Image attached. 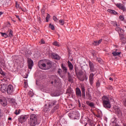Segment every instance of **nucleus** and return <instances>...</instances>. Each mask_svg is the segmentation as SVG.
<instances>
[{
    "mask_svg": "<svg viewBox=\"0 0 126 126\" xmlns=\"http://www.w3.org/2000/svg\"><path fill=\"white\" fill-rule=\"evenodd\" d=\"M55 64V63L47 60H41L38 62V66L41 69H50Z\"/></svg>",
    "mask_w": 126,
    "mask_h": 126,
    "instance_id": "f257e3e1",
    "label": "nucleus"
},
{
    "mask_svg": "<svg viewBox=\"0 0 126 126\" xmlns=\"http://www.w3.org/2000/svg\"><path fill=\"white\" fill-rule=\"evenodd\" d=\"M48 105L49 106H51V107H53V106H55L51 110L52 114H54L55 112H57V111H58V109H59V102L57 101H48Z\"/></svg>",
    "mask_w": 126,
    "mask_h": 126,
    "instance_id": "f03ea898",
    "label": "nucleus"
},
{
    "mask_svg": "<svg viewBox=\"0 0 126 126\" xmlns=\"http://www.w3.org/2000/svg\"><path fill=\"white\" fill-rule=\"evenodd\" d=\"M30 125L31 126H35L37 125V116L32 114L30 116Z\"/></svg>",
    "mask_w": 126,
    "mask_h": 126,
    "instance_id": "7ed1b4c3",
    "label": "nucleus"
},
{
    "mask_svg": "<svg viewBox=\"0 0 126 126\" xmlns=\"http://www.w3.org/2000/svg\"><path fill=\"white\" fill-rule=\"evenodd\" d=\"M68 116L71 119H73L74 120H79V113L77 111H73L72 113H69Z\"/></svg>",
    "mask_w": 126,
    "mask_h": 126,
    "instance_id": "20e7f679",
    "label": "nucleus"
},
{
    "mask_svg": "<svg viewBox=\"0 0 126 126\" xmlns=\"http://www.w3.org/2000/svg\"><path fill=\"white\" fill-rule=\"evenodd\" d=\"M13 91H14V88H13V86L11 85H9L7 89V94L9 95H11L13 93Z\"/></svg>",
    "mask_w": 126,
    "mask_h": 126,
    "instance_id": "39448f33",
    "label": "nucleus"
},
{
    "mask_svg": "<svg viewBox=\"0 0 126 126\" xmlns=\"http://www.w3.org/2000/svg\"><path fill=\"white\" fill-rule=\"evenodd\" d=\"M89 65L90 68L91 72H94V71H96V69L94 66V64L93 63H92L91 61H89Z\"/></svg>",
    "mask_w": 126,
    "mask_h": 126,
    "instance_id": "423d86ee",
    "label": "nucleus"
},
{
    "mask_svg": "<svg viewBox=\"0 0 126 126\" xmlns=\"http://www.w3.org/2000/svg\"><path fill=\"white\" fill-rule=\"evenodd\" d=\"M27 63L29 68L30 69H32V67H33V65H34V63L33 61L31 60V59L28 58L27 60Z\"/></svg>",
    "mask_w": 126,
    "mask_h": 126,
    "instance_id": "0eeeda50",
    "label": "nucleus"
},
{
    "mask_svg": "<svg viewBox=\"0 0 126 126\" xmlns=\"http://www.w3.org/2000/svg\"><path fill=\"white\" fill-rule=\"evenodd\" d=\"M116 6L118 7L120 9H121V10H123V11H126V8L125 6V5L122 4V3H117L116 4Z\"/></svg>",
    "mask_w": 126,
    "mask_h": 126,
    "instance_id": "6e6552de",
    "label": "nucleus"
},
{
    "mask_svg": "<svg viewBox=\"0 0 126 126\" xmlns=\"http://www.w3.org/2000/svg\"><path fill=\"white\" fill-rule=\"evenodd\" d=\"M95 75V73H92L89 75V81L91 85L93 84V81H94V76Z\"/></svg>",
    "mask_w": 126,
    "mask_h": 126,
    "instance_id": "1a4fd4ad",
    "label": "nucleus"
},
{
    "mask_svg": "<svg viewBox=\"0 0 126 126\" xmlns=\"http://www.w3.org/2000/svg\"><path fill=\"white\" fill-rule=\"evenodd\" d=\"M49 108H51V106L49 105V101L47 102V104H45L43 111L45 113L50 111Z\"/></svg>",
    "mask_w": 126,
    "mask_h": 126,
    "instance_id": "9d476101",
    "label": "nucleus"
},
{
    "mask_svg": "<svg viewBox=\"0 0 126 126\" xmlns=\"http://www.w3.org/2000/svg\"><path fill=\"white\" fill-rule=\"evenodd\" d=\"M102 105L105 109H110L111 108V103L110 101H107L106 102H103Z\"/></svg>",
    "mask_w": 126,
    "mask_h": 126,
    "instance_id": "9b49d317",
    "label": "nucleus"
},
{
    "mask_svg": "<svg viewBox=\"0 0 126 126\" xmlns=\"http://www.w3.org/2000/svg\"><path fill=\"white\" fill-rule=\"evenodd\" d=\"M74 68L77 76H78V75H79V76L83 75V71H82V70H79V71H77V67H75Z\"/></svg>",
    "mask_w": 126,
    "mask_h": 126,
    "instance_id": "f8f14e48",
    "label": "nucleus"
},
{
    "mask_svg": "<svg viewBox=\"0 0 126 126\" xmlns=\"http://www.w3.org/2000/svg\"><path fill=\"white\" fill-rule=\"evenodd\" d=\"M76 95L78 98L82 96L81 90L78 87L76 88Z\"/></svg>",
    "mask_w": 126,
    "mask_h": 126,
    "instance_id": "ddd939ff",
    "label": "nucleus"
},
{
    "mask_svg": "<svg viewBox=\"0 0 126 126\" xmlns=\"http://www.w3.org/2000/svg\"><path fill=\"white\" fill-rule=\"evenodd\" d=\"M82 96L83 99H86L85 95V88L83 86H81Z\"/></svg>",
    "mask_w": 126,
    "mask_h": 126,
    "instance_id": "4468645a",
    "label": "nucleus"
},
{
    "mask_svg": "<svg viewBox=\"0 0 126 126\" xmlns=\"http://www.w3.org/2000/svg\"><path fill=\"white\" fill-rule=\"evenodd\" d=\"M19 123H21V124H23L25 121H26V118L25 116H21L20 118L18 119Z\"/></svg>",
    "mask_w": 126,
    "mask_h": 126,
    "instance_id": "2eb2a0df",
    "label": "nucleus"
},
{
    "mask_svg": "<svg viewBox=\"0 0 126 126\" xmlns=\"http://www.w3.org/2000/svg\"><path fill=\"white\" fill-rule=\"evenodd\" d=\"M86 96L87 97V99H88L90 101H92V95H91V94L89 92H87L86 93Z\"/></svg>",
    "mask_w": 126,
    "mask_h": 126,
    "instance_id": "dca6fc26",
    "label": "nucleus"
},
{
    "mask_svg": "<svg viewBox=\"0 0 126 126\" xmlns=\"http://www.w3.org/2000/svg\"><path fill=\"white\" fill-rule=\"evenodd\" d=\"M51 57L52 59H54L55 60H57V61H58V60H60V56H59L58 54L52 53L51 54Z\"/></svg>",
    "mask_w": 126,
    "mask_h": 126,
    "instance_id": "f3484780",
    "label": "nucleus"
},
{
    "mask_svg": "<svg viewBox=\"0 0 126 126\" xmlns=\"http://www.w3.org/2000/svg\"><path fill=\"white\" fill-rule=\"evenodd\" d=\"M102 103L110 101L109 97L107 95H104L102 97Z\"/></svg>",
    "mask_w": 126,
    "mask_h": 126,
    "instance_id": "a211bd4d",
    "label": "nucleus"
},
{
    "mask_svg": "<svg viewBox=\"0 0 126 126\" xmlns=\"http://www.w3.org/2000/svg\"><path fill=\"white\" fill-rule=\"evenodd\" d=\"M0 103L1 104L2 106L3 107H5L6 106H7V101L6 100H2V99H0Z\"/></svg>",
    "mask_w": 126,
    "mask_h": 126,
    "instance_id": "6ab92c4d",
    "label": "nucleus"
},
{
    "mask_svg": "<svg viewBox=\"0 0 126 126\" xmlns=\"http://www.w3.org/2000/svg\"><path fill=\"white\" fill-rule=\"evenodd\" d=\"M116 31L117 32H121V33H124L125 31L124 30H122V28H120V26H116V28H115Z\"/></svg>",
    "mask_w": 126,
    "mask_h": 126,
    "instance_id": "aec40b11",
    "label": "nucleus"
},
{
    "mask_svg": "<svg viewBox=\"0 0 126 126\" xmlns=\"http://www.w3.org/2000/svg\"><path fill=\"white\" fill-rule=\"evenodd\" d=\"M67 75H68V77H67L68 81H69V82H72L73 79H72V76H71L70 73H69V72H68Z\"/></svg>",
    "mask_w": 126,
    "mask_h": 126,
    "instance_id": "412c9836",
    "label": "nucleus"
},
{
    "mask_svg": "<svg viewBox=\"0 0 126 126\" xmlns=\"http://www.w3.org/2000/svg\"><path fill=\"white\" fill-rule=\"evenodd\" d=\"M115 112L117 115H119V116H123V113H122V111H121V109H120V108H116Z\"/></svg>",
    "mask_w": 126,
    "mask_h": 126,
    "instance_id": "4be33fe9",
    "label": "nucleus"
},
{
    "mask_svg": "<svg viewBox=\"0 0 126 126\" xmlns=\"http://www.w3.org/2000/svg\"><path fill=\"white\" fill-rule=\"evenodd\" d=\"M86 104L89 106L90 107H91V108H94V103L93 102H91L89 101H86Z\"/></svg>",
    "mask_w": 126,
    "mask_h": 126,
    "instance_id": "5701e85b",
    "label": "nucleus"
},
{
    "mask_svg": "<svg viewBox=\"0 0 126 126\" xmlns=\"http://www.w3.org/2000/svg\"><path fill=\"white\" fill-rule=\"evenodd\" d=\"M9 103H10V104H11L12 105H15V103H16L15 102V99H14V98H9Z\"/></svg>",
    "mask_w": 126,
    "mask_h": 126,
    "instance_id": "b1692460",
    "label": "nucleus"
},
{
    "mask_svg": "<svg viewBox=\"0 0 126 126\" xmlns=\"http://www.w3.org/2000/svg\"><path fill=\"white\" fill-rule=\"evenodd\" d=\"M107 11L112 14H114V15L118 14V12L114 10L109 9L107 10Z\"/></svg>",
    "mask_w": 126,
    "mask_h": 126,
    "instance_id": "393cba45",
    "label": "nucleus"
},
{
    "mask_svg": "<svg viewBox=\"0 0 126 126\" xmlns=\"http://www.w3.org/2000/svg\"><path fill=\"white\" fill-rule=\"evenodd\" d=\"M67 63L69 70H72V69H73V65H72V63H71L69 61Z\"/></svg>",
    "mask_w": 126,
    "mask_h": 126,
    "instance_id": "a878e982",
    "label": "nucleus"
},
{
    "mask_svg": "<svg viewBox=\"0 0 126 126\" xmlns=\"http://www.w3.org/2000/svg\"><path fill=\"white\" fill-rule=\"evenodd\" d=\"M61 67L62 68V69H63V71H64V72H65V73H66V72H67V68H66V67H65V66H64V65H63V64H62L61 65Z\"/></svg>",
    "mask_w": 126,
    "mask_h": 126,
    "instance_id": "bb28decb",
    "label": "nucleus"
},
{
    "mask_svg": "<svg viewBox=\"0 0 126 126\" xmlns=\"http://www.w3.org/2000/svg\"><path fill=\"white\" fill-rule=\"evenodd\" d=\"M7 33H8V37H12V35H13V32H12V30H11V29H9L8 30H7Z\"/></svg>",
    "mask_w": 126,
    "mask_h": 126,
    "instance_id": "cd10ccee",
    "label": "nucleus"
},
{
    "mask_svg": "<svg viewBox=\"0 0 126 126\" xmlns=\"http://www.w3.org/2000/svg\"><path fill=\"white\" fill-rule=\"evenodd\" d=\"M0 90L1 92H2L3 93H4V92H6V91H7V89L6 88V87L3 86L1 87Z\"/></svg>",
    "mask_w": 126,
    "mask_h": 126,
    "instance_id": "c85d7f7f",
    "label": "nucleus"
},
{
    "mask_svg": "<svg viewBox=\"0 0 126 126\" xmlns=\"http://www.w3.org/2000/svg\"><path fill=\"white\" fill-rule=\"evenodd\" d=\"M112 55H113L114 57H117V56H120V55H121V52H117L114 51L112 53Z\"/></svg>",
    "mask_w": 126,
    "mask_h": 126,
    "instance_id": "c756f323",
    "label": "nucleus"
},
{
    "mask_svg": "<svg viewBox=\"0 0 126 126\" xmlns=\"http://www.w3.org/2000/svg\"><path fill=\"white\" fill-rule=\"evenodd\" d=\"M0 34H1L2 37H4V38H7L8 37V35L6 33L0 32Z\"/></svg>",
    "mask_w": 126,
    "mask_h": 126,
    "instance_id": "7c9ffc66",
    "label": "nucleus"
},
{
    "mask_svg": "<svg viewBox=\"0 0 126 126\" xmlns=\"http://www.w3.org/2000/svg\"><path fill=\"white\" fill-rule=\"evenodd\" d=\"M66 93H68V94H71V93H72V90L71 89V88H69L68 89H67V90H66Z\"/></svg>",
    "mask_w": 126,
    "mask_h": 126,
    "instance_id": "2f4dec72",
    "label": "nucleus"
},
{
    "mask_svg": "<svg viewBox=\"0 0 126 126\" xmlns=\"http://www.w3.org/2000/svg\"><path fill=\"white\" fill-rule=\"evenodd\" d=\"M21 112V110L20 109H19L18 110H16L15 111L14 114L15 115H19Z\"/></svg>",
    "mask_w": 126,
    "mask_h": 126,
    "instance_id": "473e14b6",
    "label": "nucleus"
},
{
    "mask_svg": "<svg viewBox=\"0 0 126 126\" xmlns=\"http://www.w3.org/2000/svg\"><path fill=\"white\" fill-rule=\"evenodd\" d=\"M49 27L50 28V29H51V30H55V26H54L51 24H49Z\"/></svg>",
    "mask_w": 126,
    "mask_h": 126,
    "instance_id": "72a5a7b5",
    "label": "nucleus"
},
{
    "mask_svg": "<svg viewBox=\"0 0 126 126\" xmlns=\"http://www.w3.org/2000/svg\"><path fill=\"white\" fill-rule=\"evenodd\" d=\"M0 74L2 75L3 76H5V73H4L1 68L0 69Z\"/></svg>",
    "mask_w": 126,
    "mask_h": 126,
    "instance_id": "f704fd0d",
    "label": "nucleus"
},
{
    "mask_svg": "<svg viewBox=\"0 0 126 126\" xmlns=\"http://www.w3.org/2000/svg\"><path fill=\"white\" fill-rule=\"evenodd\" d=\"M100 85H101V83H100V80H98L96 83V86L97 88H98V87H99Z\"/></svg>",
    "mask_w": 126,
    "mask_h": 126,
    "instance_id": "c9c22d12",
    "label": "nucleus"
},
{
    "mask_svg": "<svg viewBox=\"0 0 126 126\" xmlns=\"http://www.w3.org/2000/svg\"><path fill=\"white\" fill-rule=\"evenodd\" d=\"M59 23L61 25H63V24H64V20H63V19L60 20Z\"/></svg>",
    "mask_w": 126,
    "mask_h": 126,
    "instance_id": "e433bc0d",
    "label": "nucleus"
},
{
    "mask_svg": "<svg viewBox=\"0 0 126 126\" xmlns=\"http://www.w3.org/2000/svg\"><path fill=\"white\" fill-rule=\"evenodd\" d=\"M111 24H112L113 26H120V25H118L116 22H111Z\"/></svg>",
    "mask_w": 126,
    "mask_h": 126,
    "instance_id": "4c0bfd02",
    "label": "nucleus"
},
{
    "mask_svg": "<svg viewBox=\"0 0 126 126\" xmlns=\"http://www.w3.org/2000/svg\"><path fill=\"white\" fill-rule=\"evenodd\" d=\"M78 78L79 80H80V81H84L85 79L84 78L81 77V76H78Z\"/></svg>",
    "mask_w": 126,
    "mask_h": 126,
    "instance_id": "58836bf2",
    "label": "nucleus"
},
{
    "mask_svg": "<svg viewBox=\"0 0 126 126\" xmlns=\"http://www.w3.org/2000/svg\"><path fill=\"white\" fill-rule=\"evenodd\" d=\"M53 44L54 46H57V47H60V44H59V42H57V41L54 42Z\"/></svg>",
    "mask_w": 126,
    "mask_h": 126,
    "instance_id": "ea45409f",
    "label": "nucleus"
},
{
    "mask_svg": "<svg viewBox=\"0 0 126 126\" xmlns=\"http://www.w3.org/2000/svg\"><path fill=\"white\" fill-rule=\"evenodd\" d=\"M93 45L94 46H98V45H99L98 41H94V42L93 43Z\"/></svg>",
    "mask_w": 126,
    "mask_h": 126,
    "instance_id": "a19ab883",
    "label": "nucleus"
},
{
    "mask_svg": "<svg viewBox=\"0 0 126 126\" xmlns=\"http://www.w3.org/2000/svg\"><path fill=\"white\" fill-rule=\"evenodd\" d=\"M56 78H57V75H53L51 76V79H52V80H55Z\"/></svg>",
    "mask_w": 126,
    "mask_h": 126,
    "instance_id": "79ce46f5",
    "label": "nucleus"
},
{
    "mask_svg": "<svg viewBox=\"0 0 126 126\" xmlns=\"http://www.w3.org/2000/svg\"><path fill=\"white\" fill-rule=\"evenodd\" d=\"M96 61H97V62H98V63H102V59H101L100 58H97V59H96Z\"/></svg>",
    "mask_w": 126,
    "mask_h": 126,
    "instance_id": "37998d69",
    "label": "nucleus"
},
{
    "mask_svg": "<svg viewBox=\"0 0 126 126\" xmlns=\"http://www.w3.org/2000/svg\"><path fill=\"white\" fill-rule=\"evenodd\" d=\"M53 20H54V21H57V20H59V19H57V17H56L55 16H53Z\"/></svg>",
    "mask_w": 126,
    "mask_h": 126,
    "instance_id": "c03bdc74",
    "label": "nucleus"
},
{
    "mask_svg": "<svg viewBox=\"0 0 126 126\" xmlns=\"http://www.w3.org/2000/svg\"><path fill=\"white\" fill-rule=\"evenodd\" d=\"M119 18L120 19V20H122V21H123V20H124V19H125V18H124V16L120 15L119 17Z\"/></svg>",
    "mask_w": 126,
    "mask_h": 126,
    "instance_id": "a18cd8bd",
    "label": "nucleus"
},
{
    "mask_svg": "<svg viewBox=\"0 0 126 126\" xmlns=\"http://www.w3.org/2000/svg\"><path fill=\"white\" fill-rule=\"evenodd\" d=\"M16 8H19V4L17 3V2H16V5H15Z\"/></svg>",
    "mask_w": 126,
    "mask_h": 126,
    "instance_id": "49530a36",
    "label": "nucleus"
},
{
    "mask_svg": "<svg viewBox=\"0 0 126 126\" xmlns=\"http://www.w3.org/2000/svg\"><path fill=\"white\" fill-rule=\"evenodd\" d=\"M58 83V79H57V78L54 80V84L56 85Z\"/></svg>",
    "mask_w": 126,
    "mask_h": 126,
    "instance_id": "de8ad7c7",
    "label": "nucleus"
},
{
    "mask_svg": "<svg viewBox=\"0 0 126 126\" xmlns=\"http://www.w3.org/2000/svg\"><path fill=\"white\" fill-rule=\"evenodd\" d=\"M83 78H84L85 80H87L88 79V77H87V75H85V76L83 77Z\"/></svg>",
    "mask_w": 126,
    "mask_h": 126,
    "instance_id": "09e8293b",
    "label": "nucleus"
},
{
    "mask_svg": "<svg viewBox=\"0 0 126 126\" xmlns=\"http://www.w3.org/2000/svg\"><path fill=\"white\" fill-rule=\"evenodd\" d=\"M37 20L39 23H41V18L40 17H37Z\"/></svg>",
    "mask_w": 126,
    "mask_h": 126,
    "instance_id": "8fccbe9b",
    "label": "nucleus"
},
{
    "mask_svg": "<svg viewBox=\"0 0 126 126\" xmlns=\"http://www.w3.org/2000/svg\"><path fill=\"white\" fill-rule=\"evenodd\" d=\"M15 16H16V18H18V19L19 21H21V20L20 19V18H19V16L16 15Z\"/></svg>",
    "mask_w": 126,
    "mask_h": 126,
    "instance_id": "3c124183",
    "label": "nucleus"
},
{
    "mask_svg": "<svg viewBox=\"0 0 126 126\" xmlns=\"http://www.w3.org/2000/svg\"><path fill=\"white\" fill-rule=\"evenodd\" d=\"M41 12L42 14H45V10H44L43 9H42L41 10Z\"/></svg>",
    "mask_w": 126,
    "mask_h": 126,
    "instance_id": "603ef678",
    "label": "nucleus"
},
{
    "mask_svg": "<svg viewBox=\"0 0 126 126\" xmlns=\"http://www.w3.org/2000/svg\"><path fill=\"white\" fill-rule=\"evenodd\" d=\"M102 41H103V39H99V40L97 41L98 43V44H101V43L102 42Z\"/></svg>",
    "mask_w": 126,
    "mask_h": 126,
    "instance_id": "864d4df0",
    "label": "nucleus"
},
{
    "mask_svg": "<svg viewBox=\"0 0 126 126\" xmlns=\"http://www.w3.org/2000/svg\"><path fill=\"white\" fill-rule=\"evenodd\" d=\"M2 117V114H1V109L0 108V118Z\"/></svg>",
    "mask_w": 126,
    "mask_h": 126,
    "instance_id": "5fc2aeb1",
    "label": "nucleus"
},
{
    "mask_svg": "<svg viewBox=\"0 0 126 126\" xmlns=\"http://www.w3.org/2000/svg\"><path fill=\"white\" fill-rule=\"evenodd\" d=\"M50 17H51V16L50 15V14H48L47 16L46 17V18L50 19Z\"/></svg>",
    "mask_w": 126,
    "mask_h": 126,
    "instance_id": "6e6d98bb",
    "label": "nucleus"
},
{
    "mask_svg": "<svg viewBox=\"0 0 126 126\" xmlns=\"http://www.w3.org/2000/svg\"><path fill=\"white\" fill-rule=\"evenodd\" d=\"M41 42L42 44H45V41L43 39H41Z\"/></svg>",
    "mask_w": 126,
    "mask_h": 126,
    "instance_id": "4d7b16f0",
    "label": "nucleus"
},
{
    "mask_svg": "<svg viewBox=\"0 0 126 126\" xmlns=\"http://www.w3.org/2000/svg\"><path fill=\"white\" fill-rule=\"evenodd\" d=\"M57 73H58V74H60V75H61V74H62V71H58Z\"/></svg>",
    "mask_w": 126,
    "mask_h": 126,
    "instance_id": "13d9d810",
    "label": "nucleus"
},
{
    "mask_svg": "<svg viewBox=\"0 0 126 126\" xmlns=\"http://www.w3.org/2000/svg\"><path fill=\"white\" fill-rule=\"evenodd\" d=\"M109 80H111V81H113V78L112 77L109 78Z\"/></svg>",
    "mask_w": 126,
    "mask_h": 126,
    "instance_id": "bf43d9fd",
    "label": "nucleus"
},
{
    "mask_svg": "<svg viewBox=\"0 0 126 126\" xmlns=\"http://www.w3.org/2000/svg\"><path fill=\"white\" fill-rule=\"evenodd\" d=\"M108 88L109 89H113V88L112 87V86H109Z\"/></svg>",
    "mask_w": 126,
    "mask_h": 126,
    "instance_id": "052dcab7",
    "label": "nucleus"
},
{
    "mask_svg": "<svg viewBox=\"0 0 126 126\" xmlns=\"http://www.w3.org/2000/svg\"><path fill=\"white\" fill-rule=\"evenodd\" d=\"M58 71H63V70H62V69H61V68H59V69H58Z\"/></svg>",
    "mask_w": 126,
    "mask_h": 126,
    "instance_id": "680f3d73",
    "label": "nucleus"
},
{
    "mask_svg": "<svg viewBox=\"0 0 126 126\" xmlns=\"http://www.w3.org/2000/svg\"><path fill=\"white\" fill-rule=\"evenodd\" d=\"M8 120H9V121H11L12 118H10V117H9V118L8 119Z\"/></svg>",
    "mask_w": 126,
    "mask_h": 126,
    "instance_id": "e2e57ef3",
    "label": "nucleus"
},
{
    "mask_svg": "<svg viewBox=\"0 0 126 126\" xmlns=\"http://www.w3.org/2000/svg\"><path fill=\"white\" fill-rule=\"evenodd\" d=\"M49 22V19L46 18V22Z\"/></svg>",
    "mask_w": 126,
    "mask_h": 126,
    "instance_id": "0e129e2a",
    "label": "nucleus"
},
{
    "mask_svg": "<svg viewBox=\"0 0 126 126\" xmlns=\"http://www.w3.org/2000/svg\"><path fill=\"white\" fill-rule=\"evenodd\" d=\"M1 14H3V13H2V12H0V15H1Z\"/></svg>",
    "mask_w": 126,
    "mask_h": 126,
    "instance_id": "69168bd1",
    "label": "nucleus"
},
{
    "mask_svg": "<svg viewBox=\"0 0 126 126\" xmlns=\"http://www.w3.org/2000/svg\"><path fill=\"white\" fill-rule=\"evenodd\" d=\"M92 3H94V0H92Z\"/></svg>",
    "mask_w": 126,
    "mask_h": 126,
    "instance_id": "338daca9",
    "label": "nucleus"
},
{
    "mask_svg": "<svg viewBox=\"0 0 126 126\" xmlns=\"http://www.w3.org/2000/svg\"><path fill=\"white\" fill-rule=\"evenodd\" d=\"M51 84H54V81H51Z\"/></svg>",
    "mask_w": 126,
    "mask_h": 126,
    "instance_id": "774afa93",
    "label": "nucleus"
}]
</instances>
